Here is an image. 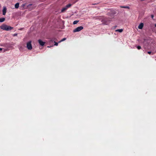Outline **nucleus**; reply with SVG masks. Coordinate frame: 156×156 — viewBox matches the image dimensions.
<instances>
[{
    "label": "nucleus",
    "mask_w": 156,
    "mask_h": 156,
    "mask_svg": "<svg viewBox=\"0 0 156 156\" xmlns=\"http://www.w3.org/2000/svg\"><path fill=\"white\" fill-rule=\"evenodd\" d=\"M0 28L3 30L6 31H9L13 29V27L4 24H3L1 25L0 26Z\"/></svg>",
    "instance_id": "nucleus-1"
},
{
    "label": "nucleus",
    "mask_w": 156,
    "mask_h": 156,
    "mask_svg": "<svg viewBox=\"0 0 156 156\" xmlns=\"http://www.w3.org/2000/svg\"><path fill=\"white\" fill-rule=\"evenodd\" d=\"M72 5L71 4H69L68 5H67L66 6L63 7L61 10V12H63L66 10L67 9L69 8H70L71 6Z\"/></svg>",
    "instance_id": "nucleus-2"
},
{
    "label": "nucleus",
    "mask_w": 156,
    "mask_h": 156,
    "mask_svg": "<svg viewBox=\"0 0 156 156\" xmlns=\"http://www.w3.org/2000/svg\"><path fill=\"white\" fill-rule=\"evenodd\" d=\"M83 29V27L82 26H80L78 27L73 30V32H79L82 30Z\"/></svg>",
    "instance_id": "nucleus-3"
},
{
    "label": "nucleus",
    "mask_w": 156,
    "mask_h": 156,
    "mask_svg": "<svg viewBox=\"0 0 156 156\" xmlns=\"http://www.w3.org/2000/svg\"><path fill=\"white\" fill-rule=\"evenodd\" d=\"M27 47L28 49L30 50L32 49V45L31 44V41L28 42L27 43Z\"/></svg>",
    "instance_id": "nucleus-4"
},
{
    "label": "nucleus",
    "mask_w": 156,
    "mask_h": 156,
    "mask_svg": "<svg viewBox=\"0 0 156 156\" xmlns=\"http://www.w3.org/2000/svg\"><path fill=\"white\" fill-rule=\"evenodd\" d=\"M7 9L5 7H4L2 10L3 14L4 15H5Z\"/></svg>",
    "instance_id": "nucleus-5"
},
{
    "label": "nucleus",
    "mask_w": 156,
    "mask_h": 156,
    "mask_svg": "<svg viewBox=\"0 0 156 156\" xmlns=\"http://www.w3.org/2000/svg\"><path fill=\"white\" fill-rule=\"evenodd\" d=\"M38 42L39 43V44H40V45H41V46L44 45L45 43V42L41 40H38Z\"/></svg>",
    "instance_id": "nucleus-6"
},
{
    "label": "nucleus",
    "mask_w": 156,
    "mask_h": 156,
    "mask_svg": "<svg viewBox=\"0 0 156 156\" xmlns=\"http://www.w3.org/2000/svg\"><path fill=\"white\" fill-rule=\"evenodd\" d=\"M143 26H144V24L143 23H141L139 25V26L138 27V28L139 29H142L143 28Z\"/></svg>",
    "instance_id": "nucleus-7"
},
{
    "label": "nucleus",
    "mask_w": 156,
    "mask_h": 156,
    "mask_svg": "<svg viewBox=\"0 0 156 156\" xmlns=\"http://www.w3.org/2000/svg\"><path fill=\"white\" fill-rule=\"evenodd\" d=\"M102 22H103V23L104 24L107 25L108 24V23L107 22V20L106 19H105L103 20Z\"/></svg>",
    "instance_id": "nucleus-8"
},
{
    "label": "nucleus",
    "mask_w": 156,
    "mask_h": 156,
    "mask_svg": "<svg viewBox=\"0 0 156 156\" xmlns=\"http://www.w3.org/2000/svg\"><path fill=\"white\" fill-rule=\"evenodd\" d=\"M19 7V3L18 2L15 5V7L16 9H18Z\"/></svg>",
    "instance_id": "nucleus-9"
},
{
    "label": "nucleus",
    "mask_w": 156,
    "mask_h": 156,
    "mask_svg": "<svg viewBox=\"0 0 156 156\" xmlns=\"http://www.w3.org/2000/svg\"><path fill=\"white\" fill-rule=\"evenodd\" d=\"M123 30L122 29H117V30H115V31L119 32L121 33L123 31Z\"/></svg>",
    "instance_id": "nucleus-10"
},
{
    "label": "nucleus",
    "mask_w": 156,
    "mask_h": 156,
    "mask_svg": "<svg viewBox=\"0 0 156 156\" xmlns=\"http://www.w3.org/2000/svg\"><path fill=\"white\" fill-rule=\"evenodd\" d=\"M5 20V18H0V22H2Z\"/></svg>",
    "instance_id": "nucleus-11"
},
{
    "label": "nucleus",
    "mask_w": 156,
    "mask_h": 156,
    "mask_svg": "<svg viewBox=\"0 0 156 156\" xmlns=\"http://www.w3.org/2000/svg\"><path fill=\"white\" fill-rule=\"evenodd\" d=\"M78 22H79V21H78V20L74 21L73 22V24H76Z\"/></svg>",
    "instance_id": "nucleus-12"
},
{
    "label": "nucleus",
    "mask_w": 156,
    "mask_h": 156,
    "mask_svg": "<svg viewBox=\"0 0 156 156\" xmlns=\"http://www.w3.org/2000/svg\"><path fill=\"white\" fill-rule=\"evenodd\" d=\"M66 39V38H64L62 39L61 41H60L59 42H60L61 41H63L65 40Z\"/></svg>",
    "instance_id": "nucleus-13"
},
{
    "label": "nucleus",
    "mask_w": 156,
    "mask_h": 156,
    "mask_svg": "<svg viewBox=\"0 0 156 156\" xmlns=\"http://www.w3.org/2000/svg\"><path fill=\"white\" fill-rule=\"evenodd\" d=\"M137 48L139 50L141 48V47L140 46H138L137 47Z\"/></svg>",
    "instance_id": "nucleus-14"
},
{
    "label": "nucleus",
    "mask_w": 156,
    "mask_h": 156,
    "mask_svg": "<svg viewBox=\"0 0 156 156\" xmlns=\"http://www.w3.org/2000/svg\"><path fill=\"white\" fill-rule=\"evenodd\" d=\"M55 45L57 46L58 45V43H57L55 42Z\"/></svg>",
    "instance_id": "nucleus-15"
},
{
    "label": "nucleus",
    "mask_w": 156,
    "mask_h": 156,
    "mask_svg": "<svg viewBox=\"0 0 156 156\" xmlns=\"http://www.w3.org/2000/svg\"><path fill=\"white\" fill-rule=\"evenodd\" d=\"M17 35V34H13V36H16Z\"/></svg>",
    "instance_id": "nucleus-16"
},
{
    "label": "nucleus",
    "mask_w": 156,
    "mask_h": 156,
    "mask_svg": "<svg viewBox=\"0 0 156 156\" xmlns=\"http://www.w3.org/2000/svg\"><path fill=\"white\" fill-rule=\"evenodd\" d=\"M147 53H148V54H151V51H148V52H147Z\"/></svg>",
    "instance_id": "nucleus-17"
},
{
    "label": "nucleus",
    "mask_w": 156,
    "mask_h": 156,
    "mask_svg": "<svg viewBox=\"0 0 156 156\" xmlns=\"http://www.w3.org/2000/svg\"><path fill=\"white\" fill-rule=\"evenodd\" d=\"M25 6V4H23V5H22V7H24V6Z\"/></svg>",
    "instance_id": "nucleus-18"
},
{
    "label": "nucleus",
    "mask_w": 156,
    "mask_h": 156,
    "mask_svg": "<svg viewBox=\"0 0 156 156\" xmlns=\"http://www.w3.org/2000/svg\"><path fill=\"white\" fill-rule=\"evenodd\" d=\"M151 18L153 19L154 17V16L152 15H151Z\"/></svg>",
    "instance_id": "nucleus-19"
},
{
    "label": "nucleus",
    "mask_w": 156,
    "mask_h": 156,
    "mask_svg": "<svg viewBox=\"0 0 156 156\" xmlns=\"http://www.w3.org/2000/svg\"><path fill=\"white\" fill-rule=\"evenodd\" d=\"M2 48H0V51H2Z\"/></svg>",
    "instance_id": "nucleus-20"
},
{
    "label": "nucleus",
    "mask_w": 156,
    "mask_h": 156,
    "mask_svg": "<svg viewBox=\"0 0 156 156\" xmlns=\"http://www.w3.org/2000/svg\"><path fill=\"white\" fill-rule=\"evenodd\" d=\"M123 7V8H127L126 7Z\"/></svg>",
    "instance_id": "nucleus-21"
},
{
    "label": "nucleus",
    "mask_w": 156,
    "mask_h": 156,
    "mask_svg": "<svg viewBox=\"0 0 156 156\" xmlns=\"http://www.w3.org/2000/svg\"><path fill=\"white\" fill-rule=\"evenodd\" d=\"M155 27H156V24L155 25Z\"/></svg>",
    "instance_id": "nucleus-22"
},
{
    "label": "nucleus",
    "mask_w": 156,
    "mask_h": 156,
    "mask_svg": "<svg viewBox=\"0 0 156 156\" xmlns=\"http://www.w3.org/2000/svg\"><path fill=\"white\" fill-rule=\"evenodd\" d=\"M31 5V4H30L29 5Z\"/></svg>",
    "instance_id": "nucleus-23"
}]
</instances>
